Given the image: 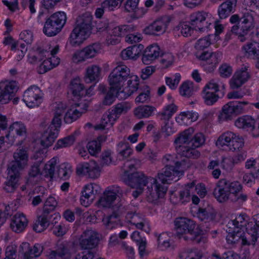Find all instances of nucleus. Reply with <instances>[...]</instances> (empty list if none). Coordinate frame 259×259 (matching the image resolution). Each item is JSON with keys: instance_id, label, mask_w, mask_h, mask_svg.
<instances>
[{"instance_id": "1", "label": "nucleus", "mask_w": 259, "mask_h": 259, "mask_svg": "<svg viewBox=\"0 0 259 259\" xmlns=\"http://www.w3.org/2000/svg\"><path fill=\"white\" fill-rule=\"evenodd\" d=\"M130 170H125L122 176L124 183L131 188H144L147 186V200L152 203H156L158 199L164 197L166 188L159 184L157 179L146 177L140 171L132 172L134 169L133 164L127 165Z\"/></svg>"}, {"instance_id": "2", "label": "nucleus", "mask_w": 259, "mask_h": 259, "mask_svg": "<svg viewBox=\"0 0 259 259\" xmlns=\"http://www.w3.org/2000/svg\"><path fill=\"white\" fill-rule=\"evenodd\" d=\"M250 223L249 216L244 213H241L235 219L229 221L226 226L228 243L235 245L241 241L242 245H250L249 236H247Z\"/></svg>"}, {"instance_id": "3", "label": "nucleus", "mask_w": 259, "mask_h": 259, "mask_svg": "<svg viewBox=\"0 0 259 259\" xmlns=\"http://www.w3.org/2000/svg\"><path fill=\"white\" fill-rule=\"evenodd\" d=\"M92 16L86 13L79 16L70 35L69 43L74 47L81 45L91 34L92 29Z\"/></svg>"}, {"instance_id": "4", "label": "nucleus", "mask_w": 259, "mask_h": 259, "mask_svg": "<svg viewBox=\"0 0 259 259\" xmlns=\"http://www.w3.org/2000/svg\"><path fill=\"white\" fill-rule=\"evenodd\" d=\"M175 225L177 233L182 235L180 238L199 244L206 242V237L198 230H194L195 224L193 221L186 218H178Z\"/></svg>"}, {"instance_id": "5", "label": "nucleus", "mask_w": 259, "mask_h": 259, "mask_svg": "<svg viewBox=\"0 0 259 259\" xmlns=\"http://www.w3.org/2000/svg\"><path fill=\"white\" fill-rule=\"evenodd\" d=\"M242 186L238 181H231L227 179H222L216 184L213 191L214 198L219 202L222 203L231 199V195L241 191Z\"/></svg>"}, {"instance_id": "6", "label": "nucleus", "mask_w": 259, "mask_h": 259, "mask_svg": "<svg viewBox=\"0 0 259 259\" xmlns=\"http://www.w3.org/2000/svg\"><path fill=\"white\" fill-rule=\"evenodd\" d=\"M193 132L192 128L185 130L175 139V144L179 154L189 158H197L200 155V152L195 148H191L188 144Z\"/></svg>"}, {"instance_id": "7", "label": "nucleus", "mask_w": 259, "mask_h": 259, "mask_svg": "<svg viewBox=\"0 0 259 259\" xmlns=\"http://www.w3.org/2000/svg\"><path fill=\"white\" fill-rule=\"evenodd\" d=\"M59 122V120L55 119L52 120L50 124L46 119H44L40 122L39 127L43 131L40 143L43 147H49L54 143L58 136L61 126Z\"/></svg>"}, {"instance_id": "8", "label": "nucleus", "mask_w": 259, "mask_h": 259, "mask_svg": "<svg viewBox=\"0 0 259 259\" xmlns=\"http://www.w3.org/2000/svg\"><path fill=\"white\" fill-rule=\"evenodd\" d=\"M127 191L123 190L118 186L113 185L107 188L104 193V196L99 201L100 205L106 208L111 207L115 200L118 198L120 200L116 204L118 209L125 208L126 203V200L123 197V194H126Z\"/></svg>"}, {"instance_id": "9", "label": "nucleus", "mask_w": 259, "mask_h": 259, "mask_svg": "<svg viewBox=\"0 0 259 259\" xmlns=\"http://www.w3.org/2000/svg\"><path fill=\"white\" fill-rule=\"evenodd\" d=\"M66 15L63 12L51 15L45 23L43 32L48 36H53L59 33L66 22Z\"/></svg>"}, {"instance_id": "10", "label": "nucleus", "mask_w": 259, "mask_h": 259, "mask_svg": "<svg viewBox=\"0 0 259 259\" xmlns=\"http://www.w3.org/2000/svg\"><path fill=\"white\" fill-rule=\"evenodd\" d=\"M241 21L239 26L234 25L231 31L238 35V39L241 42H244L250 37L249 32L253 28L254 19L252 12H244L240 18Z\"/></svg>"}, {"instance_id": "11", "label": "nucleus", "mask_w": 259, "mask_h": 259, "mask_svg": "<svg viewBox=\"0 0 259 259\" xmlns=\"http://www.w3.org/2000/svg\"><path fill=\"white\" fill-rule=\"evenodd\" d=\"M216 145L226 150L235 151L242 148L244 145V140L234 133L228 131L219 137Z\"/></svg>"}, {"instance_id": "12", "label": "nucleus", "mask_w": 259, "mask_h": 259, "mask_svg": "<svg viewBox=\"0 0 259 259\" xmlns=\"http://www.w3.org/2000/svg\"><path fill=\"white\" fill-rule=\"evenodd\" d=\"M130 69L126 65L120 64L115 67L108 77L110 85L116 90H121L124 82L131 77Z\"/></svg>"}, {"instance_id": "13", "label": "nucleus", "mask_w": 259, "mask_h": 259, "mask_svg": "<svg viewBox=\"0 0 259 259\" xmlns=\"http://www.w3.org/2000/svg\"><path fill=\"white\" fill-rule=\"evenodd\" d=\"M190 20L191 25L201 31L209 29L215 22L210 14L203 11L192 13Z\"/></svg>"}, {"instance_id": "14", "label": "nucleus", "mask_w": 259, "mask_h": 259, "mask_svg": "<svg viewBox=\"0 0 259 259\" xmlns=\"http://www.w3.org/2000/svg\"><path fill=\"white\" fill-rule=\"evenodd\" d=\"M248 104V102L247 101H230L224 105L222 109V112L219 115V118L224 120H230L233 116L242 113L244 106Z\"/></svg>"}, {"instance_id": "15", "label": "nucleus", "mask_w": 259, "mask_h": 259, "mask_svg": "<svg viewBox=\"0 0 259 259\" xmlns=\"http://www.w3.org/2000/svg\"><path fill=\"white\" fill-rule=\"evenodd\" d=\"M19 89L16 81H4L0 82V103H8L14 97Z\"/></svg>"}, {"instance_id": "16", "label": "nucleus", "mask_w": 259, "mask_h": 259, "mask_svg": "<svg viewBox=\"0 0 259 259\" xmlns=\"http://www.w3.org/2000/svg\"><path fill=\"white\" fill-rule=\"evenodd\" d=\"M76 171L78 175L96 179L100 176L101 169L95 161L90 160L88 162L79 163L76 166Z\"/></svg>"}, {"instance_id": "17", "label": "nucleus", "mask_w": 259, "mask_h": 259, "mask_svg": "<svg viewBox=\"0 0 259 259\" xmlns=\"http://www.w3.org/2000/svg\"><path fill=\"white\" fill-rule=\"evenodd\" d=\"M23 100L29 108L36 107L42 102V94L39 88L32 85L24 92Z\"/></svg>"}, {"instance_id": "18", "label": "nucleus", "mask_w": 259, "mask_h": 259, "mask_svg": "<svg viewBox=\"0 0 259 259\" xmlns=\"http://www.w3.org/2000/svg\"><path fill=\"white\" fill-rule=\"evenodd\" d=\"M180 168L175 167L174 165H165L162 169V172L158 174L157 182L165 187L164 184H169L171 181H177L180 175H182V170ZM166 188H167L166 187Z\"/></svg>"}, {"instance_id": "19", "label": "nucleus", "mask_w": 259, "mask_h": 259, "mask_svg": "<svg viewBox=\"0 0 259 259\" xmlns=\"http://www.w3.org/2000/svg\"><path fill=\"white\" fill-rule=\"evenodd\" d=\"M13 159L8 165V168L20 172L27 165L28 154L25 149H18L13 153Z\"/></svg>"}, {"instance_id": "20", "label": "nucleus", "mask_w": 259, "mask_h": 259, "mask_svg": "<svg viewBox=\"0 0 259 259\" xmlns=\"http://www.w3.org/2000/svg\"><path fill=\"white\" fill-rule=\"evenodd\" d=\"M222 54L221 52H205L200 56V59L203 61L204 69L208 72H212L217 64L221 60Z\"/></svg>"}, {"instance_id": "21", "label": "nucleus", "mask_w": 259, "mask_h": 259, "mask_svg": "<svg viewBox=\"0 0 259 259\" xmlns=\"http://www.w3.org/2000/svg\"><path fill=\"white\" fill-rule=\"evenodd\" d=\"M168 16H163L159 18L144 29V32L146 34L152 35H159L166 31L168 24L170 21Z\"/></svg>"}, {"instance_id": "22", "label": "nucleus", "mask_w": 259, "mask_h": 259, "mask_svg": "<svg viewBox=\"0 0 259 259\" xmlns=\"http://www.w3.org/2000/svg\"><path fill=\"white\" fill-rule=\"evenodd\" d=\"M97 233L92 230L83 232L79 239V245L82 249H91L95 248L98 243Z\"/></svg>"}, {"instance_id": "23", "label": "nucleus", "mask_w": 259, "mask_h": 259, "mask_svg": "<svg viewBox=\"0 0 259 259\" xmlns=\"http://www.w3.org/2000/svg\"><path fill=\"white\" fill-rule=\"evenodd\" d=\"M8 176L4 183L3 190L7 193H14L20 185L21 172L7 168Z\"/></svg>"}, {"instance_id": "24", "label": "nucleus", "mask_w": 259, "mask_h": 259, "mask_svg": "<svg viewBox=\"0 0 259 259\" xmlns=\"http://www.w3.org/2000/svg\"><path fill=\"white\" fill-rule=\"evenodd\" d=\"M126 218L131 224L135 225L137 229H141L148 233L150 232V228L148 223L142 215L136 213V211H127Z\"/></svg>"}, {"instance_id": "25", "label": "nucleus", "mask_w": 259, "mask_h": 259, "mask_svg": "<svg viewBox=\"0 0 259 259\" xmlns=\"http://www.w3.org/2000/svg\"><path fill=\"white\" fill-rule=\"evenodd\" d=\"M20 248V251L23 254L24 259H35L41 254L43 250V246L39 244H35L30 247L29 243H23Z\"/></svg>"}, {"instance_id": "26", "label": "nucleus", "mask_w": 259, "mask_h": 259, "mask_svg": "<svg viewBox=\"0 0 259 259\" xmlns=\"http://www.w3.org/2000/svg\"><path fill=\"white\" fill-rule=\"evenodd\" d=\"M250 77L249 72L246 67L237 70L230 81V87L232 89H237L244 84Z\"/></svg>"}, {"instance_id": "27", "label": "nucleus", "mask_w": 259, "mask_h": 259, "mask_svg": "<svg viewBox=\"0 0 259 259\" xmlns=\"http://www.w3.org/2000/svg\"><path fill=\"white\" fill-rule=\"evenodd\" d=\"M80 106V104H76L67 110L64 118L66 123H71L77 120L87 111L88 106L86 104H83L82 107Z\"/></svg>"}, {"instance_id": "28", "label": "nucleus", "mask_w": 259, "mask_h": 259, "mask_svg": "<svg viewBox=\"0 0 259 259\" xmlns=\"http://www.w3.org/2000/svg\"><path fill=\"white\" fill-rule=\"evenodd\" d=\"M28 221L23 213H17L11 219L10 228L16 233L22 232L26 227Z\"/></svg>"}, {"instance_id": "29", "label": "nucleus", "mask_w": 259, "mask_h": 259, "mask_svg": "<svg viewBox=\"0 0 259 259\" xmlns=\"http://www.w3.org/2000/svg\"><path fill=\"white\" fill-rule=\"evenodd\" d=\"M255 121L254 118L248 115H245L239 117L235 122V125L244 131L250 132L253 136V130L255 125Z\"/></svg>"}, {"instance_id": "30", "label": "nucleus", "mask_w": 259, "mask_h": 259, "mask_svg": "<svg viewBox=\"0 0 259 259\" xmlns=\"http://www.w3.org/2000/svg\"><path fill=\"white\" fill-rule=\"evenodd\" d=\"M94 189L93 184H89L84 186L80 198V202L82 205L87 207L93 202L95 198V194L97 193V190L94 191Z\"/></svg>"}, {"instance_id": "31", "label": "nucleus", "mask_w": 259, "mask_h": 259, "mask_svg": "<svg viewBox=\"0 0 259 259\" xmlns=\"http://www.w3.org/2000/svg\"><path fill=\"white\" fill-rule=\"evenodd\" d=\"M160 48L156 44L148 47L144 51L142 61L145 64H149L159 56Z\"/></svg>"}, {"instance_id": "32", "label": "nucleus", "mask_w": 259, "mask_h": 259, "mask_svg": "<svg viewBox=\"0 0 259 259\" xmlns=\"http://www.w3.org/2000/svg\"><path fill=\"white\" fill-rule=\"evenodd\" d=\"M248 227L247 236H249L250 244H254L259 237V214L253 217Z\"/></svg>"}, {"instance_id": "33", "label": "nucleus", "mask_w": 259, "mask_h": 259, "mask_svg": "<svg viewBox=\"0 0 259 259\" xmlns=\"http://www.w3.org/2000/svg\"><path fill=\"white\" fill-rule=\"evenodd\" d=\"M237 4V0H227L223 3L218 8V15L220 19L227 18L234 12Z\"/></svg>"}, {"instance_id": "34", "label": "nucleus", "mask_w": 259, "mask_h": 259, "mask_svg": "<svg viewBox=\"0 0 259 259\" xmlns=\"http://www.w3.org/2000/svg\"><path fill=\"white\" fill-rule=\"evenodd\" d=\"M40 164L41 161H38L30 167L26 179L27 184L34 185L37 183L41 175Z\"/></svg>"}, {"instance_id": "35", "label": "nucleus", "mask_w": 259, "mask_h": 259, "mask_svg": "<svg viewBox=\"0 0 259 259\" xmlns=\"http://www.w3.org/2000/svg\"><path fill=\"white\" fill-rule=\"evenodd\" d=\"M69 91L72 95L77 98L84 95V85L81 83L79 77H75L71 80L69 84Z\"/></svg>"}, {"instance_id": "36", "label": "nucleus", "mask_w": 259, "mask_h": 259, "mask_svg": "<svg viewBox=\"0 0 259 259\" xmlns=\"http://www.w3.org/2000/svg\"><path fill=\"white\" fill-rule=\"evenodd\" d=\"M138 77L136 75H132L127 79V86L122 91H120L121 94H123V98H127L138 89L139 86Z\"/></svg>"}, {"instance_id": "37", "label": "nucleus", "mask_w": 259, "mask_h": 259, "mask_svg": "<svg viewBox=\"0 0 259 259\" xmlns=\"http://www.w3.org/2000/svg\"><path fill=\"white\" fill-rule=\"evenodd\" d=\"M216 212L211 206H207L204 208H199L197 213L198 218L204 223L210 222L214 220Z\"/></svg>"}, {"instance_id": "38", "label": "nucleus", "mask_w": 259, "mask_h": 259, "mask_svg": "<svg viewBox=\"0 0 259 259\" xmlns=\"http://www.w3.org/2000/svg\"><path fill=\"white\" fill-rule=\"evenodd\" d=\"M49 214L42 211L41 214L37 217V219L33 225L34 231L40 233L49 227Z\"/></svg>"}, {"instance_id": "39", "label": "nucleus", "mask_w": 259, "mask_h": 259, "mask_svg": "<svg viewBox=\"0 0 259 259\" xmlns=\"http://www.w3.org/2000/svg\"><path fill=\"white\" fill-rule=\"evenodd\" d=\"M101 71V68L97 65L89 66L86 69L85 81L88 83L98 81L100 78Z\"/></svg>"}, {"instance_id": "40", "label": "nucleus", "mask_w": 259, "mask_h": 259, "mask_svg": "<svg viewBox=\"0 0 259 259\" xmlns=\"http://www.w3.org/2000/svg\"><path fill=\"white\" fill-rule=\"evenodd\" d=\"M245 57L255 59L259 57V43L255 41L251 42L243 47Z\"/></svg>"}, {"instance_id": "41", "label": "nucleus", "mask_w": 259, "mask_h": 259, "mask_svg": "<svg viewBox=\"0 0 259 259\" xmlns=\"http://www.w3.org/2000/svg\"><path fill=\"white\" fill-rule=\"evenodd\" d=\"M49 54L50 51L37 48L33 52V53L29 55L28 61L31 64H37L47 57H49Z\"/></svg>"}, {"instance_id": "42", "label": "nucleus", "mask_w": 259, "mask_h": 259, "mask_svg": "<svg viewBox=\"0 0 259 259\" xmlns=\"http://www.w3.org/2000/svg\"><path fill=\"white\" fill-rule=\"evenodd\" d=\"M155 108L152 106L141 105L135 108L134 113L135 116L139 119L148 118L153 113Z\"/></svg>"}, {"instance_id": "43", "label": "nucleus", "mask_w": 259, "mask_h": 259, "mask_svg": "<svg viewBox=\"0 0 259 259\" xmlns=\"http://www.w3.org/2000/svg\"><path fill=\"white\" fill-rule=\"evenodd\" d=\"M118 157L120 160L128 158L133 153L129 144L126 141H121L117 145Z\"/></svg>"}, {"instance_id": "44", "label": "nucleus", "mask_w": 259, "mask_h": 259, "mask_svg": "<svg viewBox=\"0 0 259 259\" xmlns=\"http://www.w3.org/2000/svg\"><path fill=\"white\" fill-rule=\"evenodd\" d=\"M75 138V133H74L67 137L59 139L55 144L54 149L57 150L71 146L74 143Z\"/></svg>"}, {"instance_id": "45", "label": "nucleus", "mask_w": 259, "mask_h": 259, "mask_svg": "<svg viewBox=\"0 0 259 259\" xmlns=\"http://www.w3.org/2000/svg\"><path fill=\"white\" fill-rule=\"evenodd\" d=\"M58 158L54 157L46 164L44 168V176L46 178H50L52 180L54 177L56 165L58 162Z\"/></svg>"}, {"instance_id": "46", "label": "nucleus", "mask_w": 259, "mask_h": 259, "mask_svg": "<svg viewBox=\"0 0 259 259\" xmlns=\"http://www.w3.org/2000/svg\"><path fill=\"white\" fill-rule=\"evenodd\" d=\"M12 135L16 134L17 136L25 139L26 137V128L25 125L20 122H14L10 127V131Z\"/></svg>"}, {"instance_id": "47", "label": "nucleus", "mask_w": 259, "mask_h": 259, "mask_svg": "<svg viewBox=\"0 0 259 259\" xmlns=\"http://www.w3.org/2000/svg\"><path fill=\"white\" fill-rule=\"evenodd\" d=\"M202 96L204 103L208 106H211L215 104L220 98L219 94H217L212 92L206 91V90H203Z\"/></svg>"}, {"instance_id": "48", "label": "nucleus", "mask_w": 259, "mask_h": 259, "mask_svg": "<svg viewBox=\"0 0 259 259\" xmlns=\"http://www.w3.org/2000/svg\"><path fill=\"white\" fill-rule=\"evenodd\" d=\"M170 237L166 233H162L157 237V243L158 247L161 250H165L169 248L172 242L170 241Z\"/></svg>"}, {"instance_id": "49", "label": "nucleus", "mask_w": 259, "mask_h": 259, "mask_svg": "<svg viewBox=\"0 0 259 259\" xmlns=\"http://www.w3.org/2000/svg\"><path fill=\"white\" fill-rule=\"evenodd\" d=\"M246 154L244 152H240L234 155L232 158V161L230 160H223L222 162L223 168L227 170L231 169L232 167V162L238 163L245 160Z\"/></svg>"}, {"instance_id": "50", "label": "nucleus", "mask_w": 259, "mask_h": 259, "mask_svg": "<svg viewBox=\"0 0 259 259\" xmlns=\"http://www.w3.org/2000/svg\"><path fill=\"white\" fill-rule=\"evenodd\" d=\"M15 142L14 135H12L11 132H9L5 137H0V152L6 150L11 146Z\"/></svg>"}, {"instance_id": "51", "label": "nucleus", "mask_w": 259, "mask_h": 259, "mask_svg": "<svg viewBox=\"0 0 259 259\" xmlns=\"http://www.w3.org/2000/svg\"><path fill=\"white\" fill-rule=\"evenodd\" d=\"M120 90H116L114 88H112L111 86L109 90L107 92L103 100V104L106 106L111 105L114 101L115 96L116 94L119 96L121 94Z\"/></svg>"}, {"instance_id": "52", "label": "nucleus", "mask_w": 259, "mask_h": 259, "mask_svg": "<svg viewBox=\"0 0 259 259\" xmlns=\"http://www.w3.org/2000/svg\"><path fill=\"white\" fill-rule=\"evenodd\" d=\"M101 138L102 137H99L98 141L94 140L88 143L87 147L91 155L95 156L101 151L100 141L102 140Z\"/></svg>"}, {"instance_id": "53", "label": "nucleus", "mask_w": 259, "mask_h": 259, "mask_svg": "<svg viewBox=\"0 0 259 259\" xmlns=\"http://www.w3.org/2000/svg\"><path fill=\"white\" fill-rule=\"evenodd\" d=\"M205 141V138L204 135L201 133L196 134L193 138L191 139L190 142L188 143L191 148H199L202 146Z\"/></svg>"}, {"instance_id": "54", "label": "nucleus", "mask_w": 259, "mask_h": 259, "mask_svg": "<svg viewBox=\"0 0 259 259\" xmlns=\"http://www.w3.org/2000/svg\"><path fill=\"white\" fill-rule=\"evenodd\" d=\"M57 205V202L55 198L52 196H50L47 198L44 204L42 211L50 214L55 210Z\"/></svg>"}, {"instance_id": "55", "label": "nucleus", "mask_w": 259, "mask_h": 259, "mask_svg": "<svg viewBox=\"0 0 259 259\" xmlns=\"http://www.w3.org/2000/svg\"><path fill=\"white\" fill-rule=\"evenodd\" d=\"M66 109V105L62 102L56 103L54 105V116L52 119H56L62 124L61 116Z\"/></svg>"}, {"instance_id": "56", "label": "nucleus", "mask_w": 259, "mask_h": 259, "mask_svg": "<svg viewBox=\"0 0 259 259\" xmlns=\"http://www.w3.org/2000/svg\"><path fill=\"white\" fill-rule=\"evenodd\" d=\"M162 162L166 165H174L177 167H181L184 163V161H178L175 160V155L166 154L162 158Z\"/></svg>"}, {"instance_id": "57", "label": "nucleus", "mask_w": 259, "mask_h": 259, "mask_svg": "<svg viewBox=\"0 0 259 259\" xmlns=\"http://www.w3.org/2000/svg\"><path fill=\"white\" fill-rule=\"evenodd\" d=\"M180 93L182 96L187 98L191 97L193 93L192 83L184 82L180 88Z\"/></svg>"}, {"instance_id": "58", "label": "nucleus", "mask_w": 259, "mask_h": 259, "mask_svg": "<svg viewBox=\"0 0 259 259\" xmlns=\"http://www.w3.org/2000/svg\"><path fill=\"white\" fill-rule=\"evenodd\" d=\"M212 36L213 35L209 34L203 38L198 39L195 45L196 49L198 50H202L209 47L211 44L210 37Z\"/></svg>"}, {"instance_id": "59", "label": "nucleus", "mask_w": 259, "mask_h": 259, "mask_svg": "<svg viewBox=\"0 0 259 259\" xmlns=\"http://www.w3.org/2000/svg\"><path fill=\"white\" fill-rule=\"evenodd\" d=\"M99 50V46L96 44L90 45L83 49L87 59L94 57L98 53Z\"/></svg>"}, {"instance_id": "60", "label": "nucleus", "mask_w": 259, "mask_h": 259, "mask_svg": "<svg viewBox=\"0 0 259 259\" xmlns=\"http://www.w3.org/2000/svg\"><path fill=\"white\" fill-rule=\"evenodd\" d=\"M256 170L254 172L245 174L243 177V183L248 186L251 187L255 184V180H258V178L256 177Z\"/></svg>"}, {"instance_id": "61", "label": "nucleus", "mask_w": 259, "mask_h": 259, "mask_svg": "<svg viewBox=\"0 0 259 259\" xmlns=\"http://www.w3.org/2000/svg\"><path fill=\"white\" fill-rule=\"evenodd\" d=\"M150 88L148 86L145 87L144 92H141L139 96L135 99L136 103H144L150 100Z\"/></svg>"}, {"instance_id": "62", "label": "nucleus", "mask_w": 259, "mask_h": 259, "mask_svg": "<svg viewBox=\"0 0 259 259\" xmlns=\"http://www.w3.org/2000/svg\"><path fill=\"white\" fill-rule=\"evenodd\" d=\"M181 75L179 73H176L174 78L169 77H165V82L167 85L172 90H175L180 82Z\"/></svg>"}, {"instance_id": "63", "label": "nucleus", "mask_w": 259, "mask_h": 259, "mask_svg": "<svg viewBox=\"0 0 259 259\" xmlns=\"http://www.w3.org/2000/svg\"><path fill=\"white\" fill-rule=\"evenodd\" d=\"M176 28H177L178 30H180L182 34L185 37L190 36L193 31V29L190 24L186 22L180 23Z\"/></svg>"}, {"instance_id": "64", "label": "nucleus", "mask_w": 259, "mask_h": 259, "mask_svg": "<svg viewBox=\"0 0 259 259\" xmlns=\"http://www.w3.org/2000/svg\"><path fill=\"white\" fill-rule=\"evenodd\" d=\"M58 46H56L53 50L49 51L50 54L49 56L48 57L49 58L53 68L58 66L60 63V59L55 56V55L58 52Z\"/></svg>"}]
</instances>
